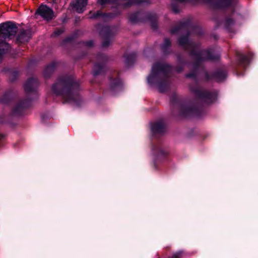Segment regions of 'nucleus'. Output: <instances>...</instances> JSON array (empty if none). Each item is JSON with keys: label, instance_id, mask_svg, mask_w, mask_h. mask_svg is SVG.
Masks as SVG:
<instances>
[{"label": "nucleus", "instance_id": "nucleus-34", "mask_svg": "<svg viewBox=\"0 0 258 258\" xmlns=\"http://www.w3.org/2000/svg\"><path fill=\"white\" fill-rule=\"evenodd\" d=\"M182 27H183V24H182L180 25V27L181 28Z\"/></svg>", "mask_w": 258, "mask_h": 258}, {"label": "nucleus", "instance_id": "nucleus-25", "mask_svg": "<svg viewBox=\"0 0 258 258\" xmlns=\"http://www.w3.org/2000/svg\"><path fill=\"white\" fill-rule=\"evenodd\" d=\"M49 19H50L52 18V17H53V12L50 9H49Z\"/></svg>", "mask_w": 258, "mask_h": 258}, {"label": "nucleus", "instance_id": "nucleus-3", "mask_svg": "<svg viewBox=\"0 0 258 258\" xmlns=\"http://www.w3.org/2000/svg\"><path fill=\"white\" fill-rule=\"evenodd\" d=\"M67 84V82L65 80L60 81L59 82L56 83L53 85L52 89L53 91L57 95H62V98L66 102H70L71 95L69 94L64 93V88L65 86Z\"/></svg>", "mask_w": 258, "mask_h": 258}, {"label": "nucleus", "instance_id": "nucleus-35", "mask_svg": "<svg viewBox=\"0 0 258 258\" xmlns=\"http://www.w3.org/2000/svg\"><path fill=\"white\" fill-rule=\"evenodd\" d=\"M118 84H114V86L115 87V86H118Z\"/></svg>", "mask_w": 258, "mask_h": 258}, {"label": "nucleus", "instance_id": "nucleus-29", "mask_svg": "<svg viewBox=\"0 0 258 258\" xmlns=\"http://www.w3.org/2000/svg\"><path fill=\"white\" fill-rule=\"evenodd\" d=\"M108 16H109L108 14H103V16H102V17L103 18H105V17H108Z\"/></svg>", "mask_w": 258, "mask_h": 258}, {"label": "nucleus", "instance_id": "nucleus-30", "mask_svg": "<svg viewBox=\"0 0 258 258\" xmlns=\"http://www.w3.org/2000/svg\"><path fill=\"white\" fill-rule=\"evenodd\" d=\"M92 44V42L91 41V42H89L88 43L87 45H89V46H91Z\"/></svg>", "mask_w": 258, "mask_h": 258}, {"label": "nucleus", "instance_id": "nucleus-19", "mask_svg": "<svg viewBox=\"0 0 258 258\" xmlns=\"http://www.w3.org/2000/svg\"><path fill=\"white\" fill-rule=\"evenodd\" d=\"M25 107V105L24 104V103H21L20 104H19L17 107H16L15 111V112H17L19 111V110L21 108H22V107Z\"/></svg>", "mask_w": 258, "mask_h": 258}, {"label": "nucleus", "instance_id": "nucleus-28", "mask_svg": "<svg viewBox=\"0 0 258 258\" xmlns=\"http://www.w3.org/2000/svg\"><path fill=\"white\" fill-rule=\"evenodd\" d=\"M176 31H177V30L175 29H174V28L172 29L171 30V33H174L176 32Z\"/></svg>", "mask_w": 258, "mask_h": 258}, {"label": "nucleus", "instance_id": "nucleus-33", "mask_svg": "<svg viewBox=\"0 0 258 258\" xmlns=\"http://www.w3.org/2000/svg\"><path fill=\"white\" fill-rule=\"evenodd\" d=\"M176 1L179 2H181L183 1V0H176Z\"/></svg>", "mask_w": 258, "mask_h": 258}, {"label": "nucleus", "instance_id": "nucleus-18", "mask_svg": "<svg viewBox=\"0 0 258 258\" xmlns=\"http://www.w3.org/2000/svg\"><path fill=\"white\" fill-rule=\"evenodd\" d=\"M240 61L241 63L248 61V58L247 56L243 55L240 58Z\"/></svg>", "mask_w": 258, "mask_h": 258}, {"label": "nucleus", "instance_id": "nucleus-15", "mask_svg": "<svg viewBox=\"0 0 258 258\" xmlns=\"http://www.w3.org/2000/svg\"><path fill=\"white\" fill-rule=\"evenodd\" d=\"M170 45V41L168 39H165L164 43L162 45V49H165L168 47Z\"/></svg>", "mask_w": 258, "mask_h": 258}, {"label": "nucleus", "instance_id": "nucleus-17", "mask_svg": "<svg viewBox=\"0 0 258 258\" xmlns=\"http://www.w3.org/2000/svg\"><path fill=\"white\" fill-rule=\"evenodd\" d=\"M110 0H97V3L100 5L103 6L106 4L109 3Z\"/></svg>", "mask_w": 258, "mask_h": 258}, {"label": "nucleus", "instance_id": "nucleus-8", "mask_svg": "<svg viewBox=\"0 0 258 258\" xmlns=\"http://www.w3.org/2000/svg\"><path fill=\"white\" fill-rule=\"evenodd\" d=\"M151 131L154 133H162L164 132V124L161 122H158L152 124Z\"/></svg>", "mask_w": 258, "mask_h": 258}, {"label": "nucleus", "instance_id": "nucleus-24", "mask_svg": "<svg viewBox=\"0 0 258 258\" xmlns=\"http://www.w3.org/2000/svg\"><path fill=\"white\" fill-rule=\"evenodd\" d=\"M109 43H110L109 41H108V40L104 41L102 45L103 47H107V46H108Z\"/></svg>", "mask_w": 258, "mask_h": 258}, {"label": "nucleus", "instance_id": "nucleus-14", "mask_svg": "<svg viewBox=\"0 0 258 258\" xmlns=\"http://www.w3.org/2000/svg\"><path fill=\"white\" fill-rule=\"evenodd\" d=\"M139 15V13H136L135 14L132 15L130 17V21L133 23L136 22L138 21V17Z\"/></svg>", "mask_w": 258, "mask_h": 258}, {"label": "nucleus", "instance_id": "nucleus-9", "mask_svg": "<svg viewBox=\"0 0 258 258\" xmlns=\"http://www.w3.org/2000/svg\"><path fill=\"white\" fill-rule=\"evenodd\" d=\"M200 59H214L215 57L212 54V52L209 50H203L200 53Z\"/></svg>", "mask_w": 258, "mask_h": 258}, {"label": "nucleus", "instance_id": "nucleus-10", "mask_svg": "<svg viewBox=\"0 0 258 258\" xmlns=\"http://www.w3.org/2000/svg\"><path fill=\"white\" fill-rule=\"evenodd\" d=\"M179 44L180 45H181L187 49L188 47L192 46V44L188 41V38L187 37H181L179 40Z\"/></svg>", "mask_w": 258, "mask_h": 258}, {"label": "nucleus", "instance_id": "nucleus-20", "mask_svg": "<svg viewBox=\"0 0 258 258\" xmlns=\"http://www.w3.org/2000/svg\"><path fill=\"white\" fill-rule=\"evenodd\" d=\"M222 76V78L221 79L219 77H218V76H216V80L218 81H222L225 78V75H224V74H222L221 75Z\"/></svg>", "mask_w": 258, "mask_h": 258}, {"label": "nucleus", "instance_id": "nucleus-2", "mask_svg": "<svg viewBox=\"0 0 258 258\" xmlns=\"http://www.w3.org/2000/svg\"><path fill=\"white\" fill-rule=\"evenodd\" d=\"M169 68V66L165 63L154 64L152 68L151 73L147 78L148 84L152 85L155 83L157 81L159 75Z\"/></svg>", "mask_w": 258, "mask_h": 258}, {"label": "nucleus", "instance_id": "nucleus-5", "mask_svg": "<svg viewBox=\"0 0 258 258\" xmlns=\"http://www.w3.org/2000/svg\"><path fill=\"white\" fill-rule=\"evenodd\" d=\"M199 96L203 101L207 104L211 103L216 99L215 93L201 92L199 93Z\"/></svg>", "mask_w": 258, "mask_h": 258}, {"label": "nucleus", "instance_id": "nucleus-13", "mask_svg": "<svg viewBox=\"0 0 258 258\" xmlns=\"http://www.w3.org/2000/svg\"><path fill=\"white\" fill-rule=\"evenodd\" d=\"M232 0H219L218 7H225L229 5L231 3Z\"/></svg>", "mask_w": 258, "mask_h": 258}, {"label": "nucleus", "instance_id": "nucleus-32", "mask_svg": "<svg viewBox=\"0 0 258 258\" xmlns=\"http://www.w3.org/2000/svg\"><path fill=\"white\" fill-rule=\"evenodd\" d=\"M227 23L228 24H230V21H229V20H228V21H227Z\"/></svg>", "mask_w": 258, "mask_h": 258}, {"label": "nucleus", "instance_id": "nucleus-27", "mask_svg": "<svg viewBox=\"0 0 258 258\" xmlns=\"http://www.w3.org/2000/svg\"><path fill=\"white\" fill-rule=\"evenodd\" d=\"M180 255V253H177L173 255L174 258H178V256Z\"/></svg>", "mask_w": 258, "mask_h": 258}, {"label": "nucleus", "instance_id": "nucleus-21", "mask_svg": "<svg viewBox=\"0 0 258 258\" xmlns=\"http://www.w3.org/2000/svg\"><path fill=\"white\" fill-rule=\"evenodd\" d=\"M109 28L107 27H104L103 28L102 31L100 32L102 34H103V32H107Z\"/></svg>", "mask_w": 258, "mask_h": 258}, {"label": "nucleus", "instance_id": "nucleus-23", "mask_svg": "<svg viewBox=\"0 0 258 258\" xmlns=\"http://www.w3.org/2000/svg\"><path fill=\"white\" fill-rule=\"evenodd\" d=\"M158 88H159V90L160 92H164V89L163 88L162 84H159Z\"/></svg>", "mask_w": 258, "mask_h": 258}, {"label": "nucleus", "instance_id": "nucleus-1", "mask_svg": "<svg viewBox=\"0 0 258 258\" xmlns=\"http://www.w3.org/2000/svg\"><path fill=\"white\" fill-rule=\"evenodd\" d=\"M17 31L16 25L12 22H8L0 25V54L5 53L10 48L4 40L14 36Z\"/></svg>", "mask_w": 258, "mask_h": 258}, {"label": "nucleus", "instance_id": "nucleus-12", "mask_svg": "<svg viewBox=\"0 0 258 258\" xmlns=\"http://www.w3.org/2000/svg\"><path fill=\"white\" fill-rule=\"evenodd\" d=\"M124 7H127L134 4H139L141 2L140 0H121Z\"/></svg>", "mask_w": 258, "mask_h": 258}, {"label": "nucleus", "instance_id": "nucleus-6", "mask_svg": "<svg viewBox=\"0 0 258 258\" xmlns=\"http://www.w3.org/2000/svg\"><path fill=\"white\" fill-rule=\"evenodd\" d=\"M35 16H40L47 22L48 21V7L46 5H41L37 9Z\"/></svg>", "mask_w": 258, "mask_h": 258}, {"label": "nucleus", "instance_id": "nucleus-22", "mask_svg": "<svg viewBox=\"0 0 258 258\" xmlns=\"http://www.w3.org/2000/svg\"><path fill=\"white\" fill-rule=\"evenodd\" d=\"M172 10L175 13H177L179 11V9L174 5L172 6Z\"/></svg>", "mask_w": 258, "mask_h": 258}, {"label": "nucleus", "instance_id": "nucleus-16", "mask_svg": "<svg viewBox=\"0 0 258 258\" xmlns=\"http://www.w3.org/2000/svg\"><path fill=\"white\" fill-rule=\"evenodd\" d=\"M101 15V14L100 12H97L96 13L94 14L93 15L90 13V16H89L90 18H96Z\"/></svg>", "mask_w": 258, "mask_h": 258}, {"label": "nucleus", "instance_id": "nucleus-11", "mask_svg": "<svg viewBox=\"0 0 258 258\" xmlns=\"http://www.w3.org/2000/svg\"><path fill=\"white\" fill-rule=\"evenodd\" d=\"M36 84L35 81L33 79H31L29 80L24 85V88L26 91H30L33 90V87L34 86L35 84Z\"/></svg>", "mask_w": 258, "mask_h": 258}, {"label": "nucleus", "instance_id": "nucleus-4", "mask_svg": "<svg viewBox=\"0 0 258 258\" xmlns=\"http://www.w3.org/2000/svg\"><path fill=\"white\" fill-rule=\"evenodd\" d=\"M88 0H73L72 6L78 13H82L85 10Z\"/></svg>", "mask_w": 258, "mask_h": 258}, {"label": "nucleus", "instance_id": "nucleus-7", "mask_svg": "<svg viewBox=\"0 0 258 258\" xmlns=\"http://www.w3.org/2000/svg\"><path fill=\"white\" fill-rule=\"evenodd\" d=\"M31 37L30 31L28 30H21L17 37V41L18 43H24L28 41Z\"/></svg>", "mask_w": 258, "mask_h": 258}, {"label": "nucleus", "instance_id": "nucleus-26", "mask_svg": "<svg viewBox=\"0 0 258 258\" xmlns=\"http://www.w3.org/2000/svg\"><path fill=\"white\" fill-rule=\"evenodd\" d=\"M62 32V30H58L54 33L55 35H58Z\"/></svg>", "mask_w": 258, "mask_h": 258}, {"label": "nucleus", "instance_id": "nucleus-31", "mask_svg": "<svg viewBox=\"0 0 258 258\" xmlns=\"http://www.w3.org/2000/svg\"><path fill=\"white\" fill-rule=\"evenodd\" d=\"M187 77H192V75H191V74H188V75H187Z\"/></svg>", "mask_w": 258, "mask_h": 258}]
</instances>
